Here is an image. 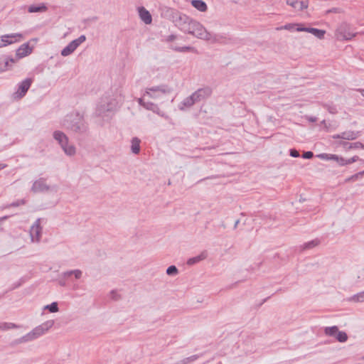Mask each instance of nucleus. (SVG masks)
<instances>
[{"label": "nucleus", "mask_w": 364, "mask_h": 364, "mask_svg": "<svg viewBox=\"0 0 364 364\" xmlns=\"http://www.w3.org/2000/svg\"><path fill=\"white\" fill-rule=\"evenodd\" d=\"M61 126L76 137L85 136L89 134V125L85 115L79 111L67 114L61 121Z\"/></svg>", "instance_id": "1"}, {"label": "nucleus", "mask_w": 364, "mask_h": 364, "mask_svg": "<svg viewBox=\"0 0 364 364\" xmlns=\"http://www.w3.org/2000/svg\"><path fill=\"white\" fill-rule=\"evenodd\" d=\"M124 99L120 92L117 91L115 94L111 97L106 95L101 99V101L97 106L95 113L99 117H103L107 112H113L121 105Z\"/></svg>", "instance_id": "2"}, {"label": "nucleus", "mask_w": 364, "mask_h": 364, "mask_svg": "<svg viewBox=\"0 0 364 364\" xmlns=\"http://www.w3.org/2000/svg\"><path fill=\"white\" fill-rule=\"evenodd\" d=\"M181 31L204 41H206L208 33L200 23L192 19L188 26H184L181 28Z\"/></svg>", "instance_id": "3"}, {"label": "nucleus", "mask_w": 364, "mask_h": 364, "mask_svg": "<svg viewBox=\"0 0 364 364\" xmlns=\"http://www.w3.org/2000/svg\"><path fill=\"white\" fill-rule=\"evenodd\" d=\"M356 36L350 25L343 22L336 30L335 36L338 41H350Z\"/></svg>", "instance_id": "4"}, {"label": "nucleus", "mask_w": 364, "mask_h": 364, "mask_svg": "<svg viewBox=\"0 0 364 364\" xmlns=\"http://www.w3.org/2000/svg\"><path fill=\"white\" fill-rule=\"evenodd\" d=\"M173 89L167 85L162 84L157 86H153L146 89L144 96L147 95L152 99H158L162 95L171 93Z\"/></svg>", "instance_id": "5"}, {"label": "nucleus", "mask_w": 364, "mask_h": 364, "mask_svg": "<svg viewBox=\"0 0 364 364\" xmlns=\"http://www.w3.org/2000/svg\"><path fill=\"white\" fill-rule=\"evenodd\" d=\"M86 41V36L81 35L77 38L70 42L60 52L61 55L68 56L73 53L77 48L83 42Z\"/></svg>", "instance_id": "6"}, {"label": "nucleus", "mask_w": 364, "mask_h": 364, "mask_svg": "<svg viewBox=\"0 0 364 364\" xmlns=\"http://www.w3.org/2000/svg\"><path fill=\"white\" fill-rule=\"evenodd\" d=\"M32 82V78H26L25 80L20 82L17 85L16 91L14 93V98L21 99L22 97H23L26 95L28 90H29Z\"/></svg>", "instance_id": "7"}, {"label": "nucleus", "mask_w": 364, "mask_h": 364, "mask_svg": "<svg viewBox=\"0 0 364 364\" xmlns=\"http://www.w3.org/2000/svg\"><path fill=\"white\" fill-rule=\"evenodd\" d=\"M213 90L210 87L199 88L191 95L196 103L207 100L212 95Z\"/></svg>", "instance_id": "8"}, {"label": "nucleus", "mask_w": 364, "mask_h": 364, "mask_svg": "<svg viewBox=\"0 0 364 364\" xmlns=\"http://www.w3.org/2000/svg\"><path fill=\"white\" fill-rule=\"evenodd\" d=\"M42 227L41 226V218H38L31 227L30 236L33 242H39L42 235Z\"/></svg>", "instance_id": "9"}, {"label": "nucleus", "mask_w": 364, "mask_h": 364, "mask_svg": "<svg viewBox=\"0 0 364 364\" xmlns=\"http://www.w3.org/2000/svg\"><path fill=\"white\" fill-rule=\"evenodd\" d=\"M54 324V321L49 320L45 323L36 326L32 330L35 338H38L46 333Z\"/></svg>", "instance_id": "10"}, {"label": "nucleus", "mask_w": 364, "mask_h": 364, "mask_svg": "<svg viewBox=\"0 0 364 364\" xmlns=\"http://www.w3.org/2000/svg\"><path fill=\"white\" fill-rule=\"evenodd\" d=\"M21 38H22V34L21 33H11L1 36L0 38V48L17 42Z\"/></svg>", "instance_id": "11"}, {"label": "nucleus", "mask_w": 364, "mask_h": 364, "mask_svg": "<svg viewBox=\"0 0 364 364\" xmlns=\"http://www.w3.org/2000/svg\"><path fill=\"white\" fill-rule=\"evenodd\" d=\"M50 188V186L46 184V178H40L33 182L31 191L33 193L46 192L48 191Z\"/></svg>", "instance_id": "12"}, {"label": "nucleus", "mask_w": 364, "mask_h": 364, "mask_svg": "<svg viewBox=\"0 0 364 364\" xmlns=\"http://www.w3.org/2000/svg\"><path fill=\"white\" fill-rule=\"evenodd\" d=\"M206 41L210 43H227L228 38L225 34L208 32Z\"/></svg>", "instance_id": "13"}, {"label": "nucleus", "mask_w": 364, "mask_h": 364, "mask_svg": "<svg viewBox=\"0 0 364 364\" xmlns=\"http://www.w3.org/2000/svg\"><path fill=\"white\" fill-rule=\"evenodd\" d=\"M360 135L359 132L354 131H346L341 132V134L334 135L333 136V139H342L346 140H354L357 139Z\"/></svg>", "instance_id": "14"}, {"label": "nucleus", "mask_w": 364, "mask_h": 364, "mask_svg": "<svg viewBox=\"0 0 364 364\" xmlns=\"http://www.w3.org/2000/svg\"><path fill=\"white\" fill-rule=\"evenodd\" d=\"M287 4L298 11H302L309 6L308 0H287Z\"/></svg>", "instance_id": "15"}, {"label": "nucleus", "mask_w": 364, "mask_h": 364, "mask_svg": "<svg viewBox=\"0 0 364 364\" xmlns=\"http://www.w3.org/2000/svg\"><path fill=\"white\" fill-rule=\"evenodd\" d=\"M138 13L140 19L145 24H151L152 22V17L150 12L146 9L144 6H141L138 8Z\"/></svg>", "instance_id": "16"}, {"label": "nucleus", "mask_w": 364, "mask_h": 364, "mask_svg": "<svg viewBox=\"0 0 364 364\" xmlns=\"http://www.w3.org/2000/svg\"><path fill=\"white\" fill-rule=\"evenodd\" d=\"M191 20V19L188 16L185 14H179L175 18L173 22L175 23V25L181 31V28L184 26H188Z\"/></svg>", "instance_id": "17"}, {"label": "nucleus", "mask_w": 364, "mask_h": 364, "mask_svg": "<svg viewBox=\"0 0 364 364\" xmlns=\"http://www.w3.org/2000/svg\"><path fill=\"white\" fill-rule=\"evenodd\" d=\"M32 51V49L29 47L28 43L22 44L16 52L17 59L22 58L29 55Z\"/></svg>", "instance_id": "18"}, {"label": "nucleus", "mask_w": 364, "mask_h": 364, "mask_svg": "<svg viewBox=\"0 0 364 364\" xmlns=\"http://www.w3.org/2000/svg\"><path fill=\"white\" fill-rule=\"evenodd\" d=\"M196 104L194 99L191 95L190 96L183 99V100L178 105V109L181 111L185 110L186 108H191Z\"/></svg>", "instance_id": "19"}, {"label": "nucleus", "mask_w": 364, "mask_h": 364, "mask_svg": "<svg viewBox=\"0 0 364 364\" xmlns=\"http://www.w3.org/2000/svg\"><path fill=\"white\" fill-rule=\"evenodd\" d=\"M64 153L70 156H74L76 153V148L73 144H69V141L60 144Z\"/></svg>", "instance_id": "20"}, {"label": "nucleus", "mask_w": 364, "mask_h": 364, "mask_svg": "<svg viewBox=\"0 0 364 364\" xmlns=\"http://www.w3.org/2000/svg\"><path fill=\"white\" fill-rule=\"evenodd\" d=\"M53 136L59 145L69 141L68 136L62 131H55Z\"/></svg>", "instance_id": "21"}, {"label": "nucleus", "mask_w": 364, "mask_h": 364, "mask_svg": "<svg viewBox=\"0 0 364 364\" xmlns=\"http://www.w3.org/2000/svg\"><path fill=\"white\" fill-rule=\"evenodd\" d=\"M206 257H207V252L205 251H203L199 255L189 258L187 260V264L190 265V266L193 265V264L198 263L199 262L205 259Z\"/></svg>", "instance_id": "22"}, {"label": "nucleus", "mask_w": 364, "mask_h": 364, "mask_svg": "<svg viewBox=\"0 0 364 364\" xmlns=\"http://www.w3.org/2000/svg\"><path fill=\"white\" fill-rule=\"evenodd\" d=\"M141 140L138 137H133L131 140V151L134 154H138L140 151Z\"/></svg>", "instance_id": "23"}, {"label": "nucleus", "mask_w": 364, "mask_h": 364, "mask_svg": "<svg viewBox=\"0 0 364 364\" xmlns=\"http://www.w3.org/2000/svg\"><path fill=\"white\" fill-rule=\"evenodd\" d=\"M191 4L194 8L201 12L206 11L208 9L207 4L203 0H193Z\"/></svg>", "instance_id": "24"}, {"label": "nucleus", "mask_w": 364, "mask_h": 364, "mask_svg": "<svg viewBox=\"0 0 364 364\" xmlns=\"http://www.w3.org/2000/svg\"><path fill=\"white\" fill-rule=\"evenodd\" d=\"M48 9L45 4H41L40 5H31L28 8L29 13H37V12H45Z\"/></svg>", "instance_id": "25"}, {"label": "nucleus", "mask_w": 364, "mask_h": 364, "mask_svg": "<svg viewBox=\"0 0 364 364\" xmlns=\"http://www.w3.org/2000/svg\"><path fill=\"white\" fill-rule=\"evenodd\" d=\"M35 339H36L35 336H33V332L31 331L29 333H28L27 334L24 335L23 336L16 339L14 341V343L16 344H19V343L29 342V341H33Z\"/></svg>", "instance_id": "26"}, {"label": "nucleus", "mask_w": 364, "mask_h": 364, "mask_svg": "<svg viewBox=\"0 0 364 364\" xmlns=\"http://www.w3.org/2000/svg\"><path fill=\"white\" fill-rule=\"evenodd\" d=\"M321 241L318 239H314L311 241H309L308 242L304 243L302 245L300 248L301 251L306 250H310L312 249L316 246H318L320 244Z\"/></svg>", "instance_id": "27"}, {"label": "nucleus", "mask_w": 364, "mask_h": 364, "mask_svg": "<svg viewBox=\"0 0 364 364\" xmlns=\"http://www.w3.org/2000/svg\"><path fill=\"white\" fill-rule=\"evenodd\" d=\"M309 33L313 34L314 36H316L318 39H323L324 38L326 31L310 27L309 30Z\"/></svg>", "instance_id": "28"}, {"label": "nucleus", "mask_w": 364, "mask_h": 364, "mask_svg": "<svg viewBox=\"0 0 364 364\" xmlns=\"http://www.w3.org/2000/svg\"><path fill=\"white\" fill-rule=\"evenodd\" d=\"M16 62V59H14L13 58H6L3 61L4 67L0 68V72H4L5 70L10 69V68L11 67V64L15 63Z\"/></svg>", "instance_id": "29"}, {"label": "nucleus", "mask_w": 364, "mask_h": 364, "mask_svg": "<svg viewBox=\"0 0 364 364\" xmlns=\"http://www.w3.org/2000/svg\"><path fill=\"white\" fill-rule=\"evenodd\" d=\"M144 108L147 110H151L153 112L160 114V109L158 105L151 102H146L144 105Z\"/></svg>", "instance_id": "30"}, {"label": "nucleus", "mask_w": 364, "mask_h": 364, "mask_svg": "<svg viewBox=\"0 0 364 364\" xmlns=\"http://www.w3.org/2000/svg\"><path fill=\"white\" fill-rule=\"evenodd\" d=\"M338 328L336 326H333L330 327H326L324 329V333L326 336H333L335 337L336 333H338Z\"/></svg>", "instance_id": "31"}, {"label": "nucleus", "mask_w": 364, "mask_h": 364, "mask_svg": "<svg viewBox=\"0 0 364 364\" xmlns=\"http://www.w3.org/2000/svg\"><path fill=\"white\" fill-rule=\"evenodd\" d=\"M18 328V326L14 323H9V322H4L0 323V330L1 331H6L11 328Z\"/></svg>", "instance_id": "32"}, {"label": "nucleus", "mask_w": 364, "mask_h": 364, "mask_svg": "<svg viewBox=\"0 0 364 364\" xmlns=\"http://www.w3.org/2000/svg\"><path fill=\"white\" fill-rule=\"evenodd\" d=\"M343 145L344 148H346L347 149H358V148H361V146H363V144L359 141L354 142V143L343 142Z\"/></svg>", "instance_id": "33"}, {"label": "nucleus", "mask_w": 364, "mask_h": 364, "mask_svg": "<svg viewBox=\"0 0 364 364\" xmlns=\"http://www.w3.org/2000/svg\"><path fill=\"white\" fill-rule=\"evenodd\" d=\"M336 340L341 343H344L348 340V335L344 331H338V333H336V335L335 336Z\"/></svg>", "instance_id": "34"}, {"label": "nucleus", "mask_w": 364, "mask_h": 364, "mask_svg": "<svg viewBox=\"0 0 364 364\" xmlns=\"http://www.w3.org/2000/svg\"><path fill=\"white\" fill-rule=\"evenodd\" d=\"M200 355H193L181 360V361L176 363V364H188L191 362L196 360L198 358H200Z\"/></svg>", "instance_id": "35"}, {"label": "nucleus", "mask_w": 364, "mask_h": 364, "mask_svg": "<svg viewBox=\"0 0 364 364\" xmlns=\"http://www.w3.org/2000/svg\"><path fill=\"white\" fill-rule=\"evenodd\" d=\"M350 301H354V302H363L364 301V291L353 295L350 299Z\"/></svg>", "instance_id": "36"}, {"label": "nucleus", "mask_w": 364, "mask_h": 364, "mask_svg": "<svg viewBox=\"0 0 364 364\" xmlns=\"http://www.w3.org/2000/svg\"><path fill=\"white\" fill-rule=\"evenodd\" d=\"M317 157H318L321 159L326 160V161H328V160L334 161V159H337V155L331 154H325V153L318 154L317 156Z\"/></svg>", "instance_id": "37"}, {"label": "nucleus", "mask_w": 364, "mask_h": 364, "mask_svg": "<svg viewBox=\"0 0 364 364\" xmlns=\"http://www.w3.org/2000/svg\"><path fill=\"white\" fill-rule=\"evenodd\" d=\"M44 309H48L51 313H56L59 310L58 303L55 301L45 306Z\"/></svg>", "instance_id": "38"}, {"label": "nucleus", "mask_w": 364, "mask_h": 364, "mask_svg": "<svg viewBox=\"0 0 364 364\" xmlns=\"http://www.w3.org/2000/svg\"><path fill=\"white\" fill-rule=\"evenodd\" d=\"M166 272L169 276H175L178 273V271L175 265H171L166 269Z\"/></svg>", "instance_id": "39"}, {"label": "nucleus", "mask_w": 364, "mask_h": 364, "mask_svg": "<svg viewBox=\"0 0 364 364\" xmlns=\"http://www.w3.org/2000/svg\"><path fill=\"white\" fill-rule=\"evenodd\" d=\"M173 50L178 51V52H187V51H193L195 49L193 47L191 46H183V47H176L173 48Z\"/></svg>", "instance_id": "40"}, {"label": "nucleus", "mask_w": 364, "mask_h": 364, "mask_svg": "<svg viewBox=\"0 0 364 364\" xmlns=\"http://www.w3.org/2000/svg\"><path fill=\"white\" fill-rule=\"evenodd\" d=\"M26 203V200L24 199L18 200L15 202H13L10 204L6 205L4 208H9L11 207H18L21 205H24Z\"/></svg>", "instance_id": "41"}, {"label": "nucleus", "mask_w": 364, "mask_h": 364, "mask_svg": "<svg viewBox=\"0 0 364 364\" xmlns=\"http://www.w3.org/2000/svg\"><path fill=\"white\" fill-rule=\"evenodd\" d=\"M334 161H337V163L340 166L348 165L347 159H344L343 157L338 156V155H337V159H334Z\"/></svg>", "instance_id": "42"}, {"label": "nucleus", "mask_w": 364, "mask_h": 364, "mask_svg": "<svg viewBox=\"0 0 364 364\" xmlns=\"http://www.w3.org/2000/svg\"><path fill=\"white\" fill-rule=\"evenodd\" d=\"M314 156V153L312 151H305L303 154H302V158L304 159H311L312 157Z\"/></svg>", "instance_id": "43"}, {"label": "nucleus", "mask_w": 364, "mask_h": 364, "mask_svg": "<svg viewBox=\"0 0 364 364\" xmlns=\"http://www.w3.org/2000/svg\"><path fill=\"white\" fill-rule=\"evenodd\" d=\"M289 154L291 156L294 157V158H296V157H299V153L297 150H296L295 149H291L289 150Z\"/></svg>", "instance_id": "44"}, {"label": "nucleus", "mask_w": 364, "mask_h": 364, "mask_svg": "<svg viewBox=\"0 0 364 364\" xmlns=\"http://www.w3.org/2000/svg\"><path fill=\"white\" fill-rule=\"evenodd\" d=\"M82 272L80 269H74L73 270V275L75 276V279H80L82 277Z\"/></svg>", "instance_id": "45"}, {"label": "nucleus", "mask_w": 364, "mask_h": 364, "mask_svg": "<svg viewBox=\"0 0 364 364\" xmlns=\"http://www.w3.org/2000/svg\"><path fill=\"white\" fill-rule=\"evenodd\" d=\"M341 12V9L340 8H336V7L332 8V9L326 11V14H329V13L338 14Z\"/></svg>", "instance_id": "46"}, {"label": "nucleus", "mask_w": 364, "mask_h": 364, "mask_svg": "<svg viewBox=\"0 0 364 364\" xmlns=\"http://www.w3.org/2000/svg\"><path fill=\"white\" fill-rule=\"evenodd\" d=\"M110 294H111L112 298L114 300H118L120 298L119 295L117 294V291H115V290H112Z\"/></svg>", "instance_id": "47"}, {"label": "nucleus", "mask_w": 364, "mask_h": 364, "mask_svg": "<svg viewBox=\"0 0 364 364\" xmlns=\"http://www.w3.org/2000/svg\"><path fill=\"white\" fill-rule=\"evenodd\" d=\"M359 160V157L358 156H354L350 159H347L348 164H350Z\"/></svg>", "instance_id": "48"}, {"label": "nucleus", "mask_w": 364, "mask_h": 364, "mask_svg": "<svg viewBox=\"0 0 364 364\" xmlns=\"http://www.w3.org/2000/svg\"><path fill=\"white\" fill-rule=\"evenodd\" d=\"M360 175L358 174V173L351 176L350 177H349L348 178L346 179V181H355L358 178V177L360 176Z\"/></svg>", "instance_id": "49"}, {"label": "nucleus", "mask_w": 364, "mask_h": 364, "mask_svg": "<svg viewBox=\"0 0 364 364\" xmlns=\"http://www.w3.org/2000/svg\"><path fill=\"white\" fill-rule=\"evenodd\" d=\"M176 36L171 34V35H169L168 36H167L166 41L167 42H171V41L176 40Z\"/></svg>", "instance_id": "50"}, {"label": "nucleus", "mask_w": 364, "mask_h": 364, "mask_svg": "<svg viewBox=\"0 0 364 364\" xmlns=\"http://www.w3.org/2000/svg\"><path fill=\"white\" fill-rule=\"evenodd\" d=\"M309 28H310V27H301V26H299V27L296 28V31H305V32H308V33H309Z\"/></svg>", "instance_id": "51"}, {"label": "nucleus", "mask_w": 364, "mask_h": 364, "mask_svg": "<svg viewBox=\"0 0 364 364\" xmlns=\"http://www.w3.org/2000/svg\"><path fill=\"white\" fill-rule=\"evenodd\" d=\"M73 274V270L67 271L63 273V275L65 278L68 277Z\"/></svg>", "instance_id": "52"}, {"label": "nucleus", "mask_w": 364, "mask_h": 364, "mask_svg": "<svg viewBox=\"0 0 364 364\" xmlns=\"http://www.w3.org/2000/svg\"><path fill=\"white\" fill-rule=\"evenodd\" d=\"M292 27V25L291 24H286L284 25V26H282L281 28H278L277 29H286V30H289Z\"/></svg>", "instance_id": "53"}, {"label": "nucleus", "mask_w": 364, "mask_h": 364, "mask_svg": "<svg viewBox=\"0 0 364 364\" xmlns=\"http://www.w3.org/2000/svg\"><path fill=\"white\" fill-rule=\"evenodd\" d=\"M146 102L144 101L143 98H139L138 99V103L139 105L142 106L144 108V105Z\"/></svg>", "instance_id": "54"}, {"label": "nucleus", "mask_w": 364, "mask_h": 364, "mask_svg": "<svg viewBox=\"0 0 364 364\" xmlns=\"http://www.w3.org/2000/svg\"><path fill=\"white\" fill-rule=\"evenodd\" d=\"M159 115L162 117H164L165 119H168V117L165 113L161 112V110H160V114H159Z\"/></svg>", "instance_id": "55"}, {"label": "nucleus", "mask_w": 364, "mask_h": 364, "mask_svg": "<svg viewBox=\"0 0 364 364\" xmlns=\"http://www.w3.org/2000/svg\"><path fill=\"white\" fill-rule=\"evenodd\" d=\"M159 115L162 117H164L165 119H168V117L165 113L161 112V110H160V114H159Z\"/></svg>", "instance_id": "56"}, {"label": "nucleus", "mask_w": 364, "mask_h": 364, "mask_svg": "<svg viewBox=\"0 0 364 364\" xmlns=\"http://www.w3.org/2000/svg\"><path fill=\"white\" fill-rule=\"evenodd\" d=\"M309 120L311 122H316L317 119L316 117H311L309 118Z\"/></svg>", "instance_id": "57"}, {"label": "nucleus", "mask_w": 364, "mask_h": 364, "mask_svg": "<svg viewBox=\"0 0 364 364\" xmlns=\"http://www.w3.org/2000/svg\"><path fill=\"white\" fill-rule=\"evenodd\" d=\"M6 167V164H0V171Z\"/></svg>", "instance_id": "58"}, {"label": "nucleus", "mask_w": 364, "mask_h": 364, "mask_svg": "<svg viewBox=\"0 0 364 364\" xmlns=\"http://www.w3.org/2000/svg\"><path fill=\"white\" fill-rule=\"evenodd\" d=\"M7 218H9V216H7V215L4 216V217H1V218H0V221L5 220H6Z\"/></svg>", "instance_id": "59"}, {"label": "nucleus", "mask_w": 364, "mask_h": 364, "mask_svg": "<svg viewBox=\"0 0 364 364\" xmlns=\"http://www.w3.org/2000/svg\"><path fill=\"white\" fill-rule=\"evenodd\" d=\"M239 223H240V220H236V221H235V225H234V228H237V225L239 224Z\"/></svg>", "instance_id": "60"}, {"label": "nucleus", "mask_w": 364, "mask_h": 364, "mask_svg": "<svg viewBox=\"0 0 364 364\" xmlns=\"http://www.w3.org/2000/svg\"><path fill=\"white\" fill-rule=\"evenodd\" d=\"M358 174H360V176L364 175V171L358 172Z\"/></svg>", "instance_id": "61"}, {"label": "nucleus", "mask_w": 364, "mask_h": 364, "mask_svg": "<svg viewBox=\"0 0 364 364\" xmlns=\"http://www.w3.org/2000/svg\"><path fill=\"white\" fill-rule=\"evenodd\" d=\"M267 299H268V298L264 299L262 303L265 302V301L267 300Z\"/></svg>", "instance_id": "62"}, {"label": "nucleus", "mask_w": 364, "mask_h": 364, "mask_svg": "<svg viewBox=\"0 0 364 364\" xmlns=\"http://www.w3.org/2000/svg\"><path fill=\"white\" fill-rule=\"evenodd\" d=\"M60 284H61L62 286H63L65 284H64V282H62V283H60Z\"/></svg>", "instance_id": "63"}, {"label": "nucleus", "mask_w": 364, "mask_h": 364, "mask_svg": "<svg viewBox=\"0 0 364 364\" xmlns=\"http://www.w3.org/2000/svg\"><path fill=\"white\" fill-rule=\"evenodd\" d=\"M362 149H364V144H363V146H361Z\"/></svg>", "instance_id": "64"}]
</instances>
